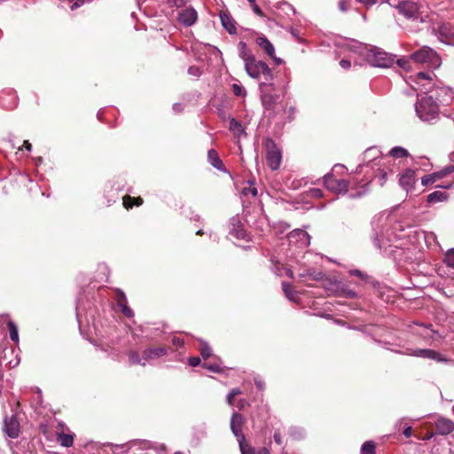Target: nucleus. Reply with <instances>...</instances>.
Masks as SVG:
<instances>
[{"instance_id":"473e14b6","label":"nucleus","mask_w":454,"mask_h":454,"mask_svg":"<svg viewBox=\"0 0 454 454\" xmlns=\"http://www.w3.org/2000/svg\"><path fill=\"white\" fill-rule=\"evenodd\" d=\"M129 360L131 364H141L145 366L146 364V362L143 359V356L140 357L139 354L136 351L129 352Z\"/></svg>"},{"instance_id":"5701e85b","label":"nucleus","mask_w":454,"mask_h":454,"mask_svg":"<svg viewBox=\"0 0 454 454\" xmlns=\"http://www.w3.org/2000/svg\"><path fill=\"white\" fill-rule=\"evenodd\" d=\"M238 49H239V56L244 61V63L248 61L249 59L254 58V55L248 49V47L245 42H242V41L239 42L238 44Z\"/></svg>"},{"instance_id":"9d476101","label":"nucleus","mask_w":454,"mask_h":454,"mask_svg":"<svg viewBox=\"0 0 454 454\" xmlns=\"http://www.w3.org/2000/svg\"><path fill=\"white\" fill-rule=\"evenodd\" d=\"M324 184L328 190L335 192H346L348 189V182L347 180L335 179L331 174H326L324 176Z\"/></svg>"},{"instance_id":"2eb2a0df","label":"nucleus","mask_w":454,"mask_h":454,"mask_svg":"<svg viewBox=\"0 0 454 454\" xmlns=\"http://www.w3.org/2000/svg\"><path fill=\"white\" fill-rule=\"evenodd\" d=\"M414 325L422 327L424 330L421 332H415V333L422 336L423 338H431L433 340L442 339L443 337L433 329V325L431 324H422V323H414Z\"/></svg>"},{"instance_id":"a18cd8bd","label":"nucleus","mask_w":454,"mask_h":454,"mask_svg":"<svg viewBox=\"0 0 454 454\" xmlns=\"http://www.w3.org/2000/svg\"><path fill=\"white\" fill-rule=\"evenodd\" d=\"M411 59H399L397 60V64L400 67H402L403 69H405V70H409L410 69V61Z\"/></svg>"},{"instance_id":"cd10ccee","label":"nucleus","mask_w":454,"mask_h":454,"mask_svg":"<svg viewBox=\"0 0 454 454\" xmlns=\"http://www.w3.org/2000/svg\"><path fill=\"white\" fill-rule=\"evenodd\" d=\"M301 278H309L313 280H322L325 277V274L321 271H316L314 270H306L302 273L300 274Z\"/></svg>"},{"instance_id":"338daca9","label":"nucleus","mask_w":454,"mask_h":454,"mask_svg":"<svg viewBox=\"0 0 454 454\" xmlns=\"http://www.w3.org/2000/svg\"><path fill=\"white\" fill-rule=\"evenodd\" d=\"M229 393L231 394V395L237 396L240 395L242 392L239 387H235L232 388Z\"/></svg>"},{"instance_id":"c9c22d12","label":"nucleus","mask_w":454,"mask_h":454,"mask_svg":"<svg viewBox=\"0 0 454 454\" xmlns=\"http://www.w3.org/2000/svg\"><path fill=\"white\" fill-rule=\"evenodd\" d=\"M8 329L11 340L17 342L19 340L18 328L12 321L8 322Z\"/></svg>"},{"instance_id":"6ab92c4d","label":"nucleus","mask_w":454,"mask_h":454,"mask_svg":"<svg viewBox=\"0 0 454 454\" xmlns=\"http://www.w3.org/2000/svg\"><path fill=\"white\" fill-rule=\"evenodd\" d=\"M0 106L1 107L11 110L16 107L17 98L14 94L2 92L0 94Z\"/></svg>"},{"instance_id":"5fc2aeb1","label":"nucleus","mask_w":454,"mask_h":454,"mask_svg":"<svg viewBox=\"0 0 454 454\" xmlns=\"http://www.w3.org/2000/svg\"><path fill=\"white\" fill-rule=\"evenodd\" d=\"M70 1L72 3L71 9L74 10V9L80 7L84 3L85 0H70Z\"/></svg>"},{"instance_id":"2f4dec72","label":"nucleus","mask_w":454,"mask_h":454,"mask_svg":"<svg viewBox=\"0 0 454 454\" xmlns=\"http://www.w3.org/2000/svg\"><path fill=\"white\" fill-rule=\"evenodd\" d=\"M376 446L372 441H367L361 447V454H375Z\"/></svg>"},{"instance_id":"7c9ffc66","label":"nucleus","mask_w":454,"mask_h":454,"mask_svg":"<svg viewBox=\"0 0 454 454\" xmlns=\"http://www.w3.org/2000/svg\"><path fill=\"white\" fill-rule=\"evenodd\" d=\"M143 202V200L140 197L137 198H132L129 195L123 197V205L126 208L132 207L133 205L139 206Z\"/></svg>"},{"instance_id":"79ce46f5","label":"nucleus","mask_w":454,"mask_h":454,"mask_svg":"<svg viewBox=\"0 0 454 454\" xmlns=\"http://www.w3.org/2000/svg\"><path fill=\"white\" fill-rule=\"evenodd\" d=\"M116 302L119 307L127 304V298L123 292L118 291L116 295Z\"/></svg>"},{"instance_id":"603ef678","label":"nucleus","mask_w":454,"mask_h":454,"mask_svg":"<svg viewBox=\"0 0 454 454\" xmlns=\"http://www.w3.org/2000/svg\"><path fill=\"white\" fill-rule=\"evenodd\" d=\"M366 7H371L377 3L378 0H356Z\"/></svg>"},{"instance_id":"e433bc0d","label":"nucleus","mask_w":454,"mask_h":454,"mask_svg":"<svg viewBox=\"0 0 454 454\" xmlns=\"http://www.w3.org/2000/svg\"><path fill=\"white\" fill-rule=\"evenodd\" d=\"M439 178V175L436 173L424 176L421 178V184L425 186L434 184Z\"/></svg>"},{"instance_id":"a878e982","label":"nucleus","mask_w":454,"mask_h":454,"mask_svg":"<svg viewBox=\"0 0 454 454\" xmlns=\"http://www.w3.org/2000/svg\"><path fill=\"white\" fill-rule=\"evenodd\" d=\"M439 34L445 38L454 37V27L450 23H443L438 28Z\"/></svg>"},{"instance_id":"f03ea898","label":"nucleus","mask_w":454,"mask_h":454,"mask_svg":"<svg viewBox=\"0 0 454 454\" xmlns=\"http://www.w3.org/2000/svg\"><path fill=\"white\" fill-rule=\"evenodd\" d=\"M243 423V416L240 413L234 412L231 419V429L239 442L241 454H270L267 448H254L246 441V437L242 434Z\"/></svg>"},{"instance_id":"0e129e2a","label":"nucleus","mask_w":454,"mask_h":454,"mask_svg":"<svg viewBox=\"0 0 454 454\" xmlns=\"http://www.w3.org/2000/svg\"><path fill=\"white\" fill-rule=\"evenodd\" d=\"M173 110L176 113H180L183 111V106L179 103H176L173 105Z\"/></svg>"},{"instance_id":"69168bd1","label":"nucleus","mask_w":454,"mask_h":454,"mask_svg":"<svg viewBox=\"0 0 454 454\" xmlns=\"http://www.w3.org/2000/svg\"><path fill=\"white\" fill-rule=\"evenodd\" d=\"M254 383L256 385V387L260 389V390H262L263 387H264V383L259 380V379H255L254 380Z\"/></svg>"},{"instance_id":"49530a36","label":"nucleus","mask_w":454,"mask_h":454,"mask_svg":"<svg viewBox=\"0 0 454 454\" xmlns=\"http://www.w3.org/2000/svg\"><path fill=\"white\" fill-rule=\"evenodd\" d=\"M247 2L250 4V5L255 14H257L259 16L262 15V12L261 8L256 4L255 0H247Z\"/></svg>"},{"instance_id":"393cba45","label":"nucleus","mask_w":454,"mask_h":454,"mask_svg":"<svg viewBox=\"0 0 454 454\" xmlns=\"http://www.w3.org/2000/svg\"><path fill=\"white\" fill-rule=\"evenodd\" d=\"M448 194L443 191H435L427 196V202L429 204H434L437 202L445 201L448 200Z\"/></svg>"},{"instance_id":"bf43d9fd","label":"nucleus","mask_w":454,"mask_h":454,"mask_svg":"<svg viewBox=\"0 0 454 454\" xmlns=\"http://www.w3.org/2000/svg\"><path fill=\"white\" fill-rule=\"evenodd\" d=\"M350 274L353 276L359 277L361 278H364L365 277V275L359 270H353L350 271Z\"/></svg>"},{"instance_id":"37998d69","label":"nucleus","mask_w":454,"mask_h":454,"mask_svg":"<svg viewBox=\"0 0 454 454\" xmlns=\"http://www.w3.org/2000/svg\"><path fill=\"white\" fill-rule=\"evenodd\" d=\"M188 74L190 75L199 77V76L201 75L202 72H201V70H200V68L199 67H197V66H191L188 68Z\"/></svg>"},{"instance_id":"aec40b11","label":"nucleus","mask_w":454,"mask_h":454,"mask_svg":"<svg viewBox=\"0 0 454 454\" xmlns=\"http://www.w3.org/2000/svg\"><path fill=\"white\" fill-rule=\"evenodd\" d=\"M229 129L238 139L241 138L242 136H247L245 128L242 126L241 122L235 118L230 120Z\"/></svg>"},{"instance_id":"4be33fe9","label":"nucleus","mask_w":454,"mask_h":454,"mask_svg":"<svg viewBox=\"0 0 454 454\" xmlns=\"http://www.w3.org/2000/svg\"><path fill=\"white\" fill-rule=\"evenodd\" d=\"M277 96L271 94H263L262 96V102L266 111H275L277 108Z\"/></svg>"},{"instance_id":"a19ab883","label":"nucleus","mask_w":454,"mask_h":454,"mask_svg":"<svg viewBox=\"0 0 454 454\" xmlns=\"http://www.w3.org/2000/svg\"><path fill=\"white\" fill-rule=\"evenodd\" d=\"M232 91H233L234 95H236L238 97L246 95V90L243 88V86H241L240 84H238V83L232 84Z\"/></svg>"},{"instance_id":"13d9d810","label":"nucleus","mask_w":454,"mask_h":454,"mask_svg":"<svg viewBox=\"0 0 454 454\" xmlns=\"http://www.w3.org/2000/svg\"><path fill=\"white\" fill-rule=\"evenodd\" d=\"M403 434H404L405 437L409 438L411 436L412 434V427L411 426H408L406 427L404 429H403Z\"/></svg>"},{"instance_id":"c756f323","label":"nucleus","mask_w":454,"mask_h":454,"mask_svg":"<svg viewBox=\"0 0 454 454\" xmlns=\"http://www.w3.org/2000/svg\"><path fill=\"white\" fill-rule=\"evenodd\" d=\"M282 289H283V292L286 294V296L290 301H295L296 300L297 293L294 290H293L292 286L289 283L283 282L282 283Z\"/></svg>"},{"instance_id":"f3484780","label":"nucleus","mask_w":454,"mask_h":454,"mask_svg":"<svg viewBox=\"0 0 454 454\" xmlns=\"http://www.w3.org/2000/svg\"><path fill=\"white\" fill-rule=\"evenodd\" d=\"M167 354V348L164 347L150 348L143 351V359L145 362L159 358Z\"/></svg>"},{"instance_id":"ea45409f","label":"nucleus","mask_w":454,"mask_h":454,"mask_svg":"<svg viewBox=\"0 0 454 454\" xmlns=\"http://www.w3.org/2000/svg\"><path fill=\"white\" fill-rule=\"evenodd\" d=\"M351 6V0H339L338 7L339 10L342 12H346L349 10Z\"/></svg>"},{"instance_id":"0eeeda50","label":"nucleus","mask_w":454,"mask_h":454,"mask_svg":"<svg viewBox=\"0 0 454 454\" xmlns=\"http://www.w3.org/2000/svg\"><path fill=\"white\" fill-rule=\"evenodd\" d=\"M266 162L271 170H278L282 161V153L273 139L266 137L263 141Z\"/></svg>"},{"instance_id":"72a5a7b5","label":"nucleus","mask_w":454,"mask_h":454,"mask_svg":"<svg viewBox=\"0 0 454 454\" xmlns=\"http://www.w3.org/2000/svg\"><path fill=\"white\" fill-rule=\"evenodd\" d=\"M389 154L394 158H403L408 156V151L401 146H395L390 150Z\"/></svg>"},{"instance_id":"4468645a","label":"nucleus","mask_w":454,"mask_h":454,"mask_svg":"<svg viewBox=\"0 0 454 454\" xmlns=\"http://www.w3.org/2000/svg\"><path fill=\"white\" fill-rule=\"evenodd\" d=\"M436 433L441 435H447L454 431V423L450 419L439 418L435 421Z\"/></svg>"},{"instance_id":"774afa93","label":"nucleus","mask_w":454,"mask_h":454,"mask_svg":"<svg viewBox=\"0 0 454 454\" xmlns=\"http://www.w3.org/2000/svg\"><path fill=\"white\" fill-rule=\"evenodd\" d=\"M234 395H231V394H228L227 395V397H226V401L228 403L229 405L232 406L233 405V399H234Z\"/></svg>"},{"instance_id":"20e7f679","label":"nucleus","mask_w":454,"mask_h":454,"mask_svg":"<svg viewBox=\"0 0 454 454\" xmlns=\"http://www.w3.org/2000/svg\"><path fill=\"white\" fill-rule=\"evenodd\" d=\"M411 59L416 64L426 65L436 68L441 65V58L437 52L428 46H423L411 55Z\"/></svg>"},{"instance_id":"c03bdc74","label":"nucleus","mask_w":454,"mask_h":454,"mask_svg":"<svg viewBox=\"0 0 454 454\" xmlns=\"http://www.w3.org/2000/svg\"><path fill=\"white\" fill-rule=\"evenodd\" d=\"M290 434L294 438V440H298L303 436V432L301 429L292 427L290 429Z\"/></svg>"},{"instance_id":"6e6552de","label":"nucleus","mask_w":454,"mask_h":454,"mask_svg":"<svg viewBox=\"0 0 454 454\" xmlns=\"http://www.w3.org/2000/svg\"><path fill=\"white\" fill-rule=\"evenodd\" d=\"M399 13L403 15L409 20H418L419 18V8L420 5L417 1L414 0H402L399 1L395 6Z\"/></svg>"},{"instance_id":"423d86ee","label":"nucleus","mask_w":454,"mask_h":454,"mask_svg":"<svg viewBox=\"0 0 454 454\" xmlns=\"http://www.w3.org/2000/svg\"><path fill=\"white\" fill-rule=\"evenodd\" d=\"M366 60L373 67H389L395 63V56L379 48L368 49L365 55Z\"/></svg>"},{"instance_id":"f257e3e1","label":"nucleus","mask_w":454,"mask_h":454,"mask_svg":"<svg viewBox=\"0 0 454 454\" xmlns=\"http://www.w3.org/2000/svg\"><path fill=\"white\" fill-rule=\"evenodd\" d=\"M372 225L373 230L372 239L376 248L386 255H392L394 245L387 216L384 214L376 215L372 222Z\"/></svg>"},{"instance_id":"c85d7f7f","label":"nucleus","mask_w":454,"mask_h":454,"mask_svg":"<svg viewBox=\"0 0 454 454\" xmlns=\"http://www.w3.org/2000/svg\"><path fill=\"white\" fill-rule=\"evenodd\" d=\"M58 442L64 447H71L74 443V436L68 434H59Z\"/></svg>"},{"instance_id":"f8f14e48","label":"nucleus","mask_w":454,"mask_h":454,"mask_svg":"<svg viewBox=\"0 0 454 454\" xmlns=\"http://www.w3.org/2000/svg\"><path fill=\"white\" fill-rule=\"evenodd\" d=\"M289 243H294L300 247H306L310 243V236L303 230L296 229L291 231L288 236Z\"/></svg>"},{"instance_id":"b1692460","label":"nucleus","mask_w":454,"mask_h":454,"mask_svg":"<svg viewBox=\"0 0 454 454\" xmlns=\"http://www.w3.org/2000/svg\"><path fill=\"white\" fill-rule=\"evenodd\" d=\"M207 159L210 164L218 170L223 169V163L215 150L211 149L207 153Z\"/></svg>"},{"instance_id":"3c124183","label":"nucleus","mask_w":454,"mask_h":454,"mask_svg":"<svg viewBox=\"0 0 454 454\" xmlns=\"http://www.w3.org/2000/svg\"><path fill=\"white\" fill-rule=\"evenodd\" d=\"M200 364V358L198 356H192L189 359V364L192 367L198 366Z\"/></svg>"},{"instance_id":"bb28decb","label":"nucleus","mask_w":454,"mask_h":454,"mask_svg":"<svg viewBox=\"0 0 454 454\" xmlns=\"http://www.w3.org/2000/svg\"><path fill=\"white\" fill-rule=\"evenodd\" d=\"M415 356L424 357L434 360L436 355V351L429 348L416 349L412 353Z\"/></svg>"},{"instance_id":"4c0bfd02","label":"nucleus","mask_w":454,"mask_h":454,"mask_svg":"<svg viewBox=\"0 0 454 454\" xmlns=\"http://www.w3.org/2000/svg\"><path fill=\"white\" fill-rule=\"evenodd\" d=\"M200 355L204 359L211 356V348L205 341L200 342Z\"/></svg>"},{"instance_id":"de8ad7c7","label":"nucleus","mask_w":454,"mask_h":454,"mask_svg":"<svg viewBox=\"0 0 454 454\" xmlns=\"http://www.w3.org/2000/svg\"><path fill=\"white\" fill-rule=\"evenodd\" d=\"M203 367L213 372H219L221 371L220 366L216 364H204Z\"/></svg>"},{"instance_id":"09e8293b","label":"nucleus","mask_w":454,"mask_h":454,"mask_svg":"<svg viewBox=\"0 0 454 454\" xmlns=\"http://www.w3.org/2000/svg\"><path fill=\"white\" fill-rule=\"evenodd\" d=\"M273 439H274V442L278 445H281L283 443L282 436H281V432H280L279 429H276L275 430L274 434H273Z\"/></svg>"},{"instance_id":"58836bf2","label":"nucleus","mask_w":454,"mask_h":454,"mask_svg":"<svg viewBox=\"0 0 454 454\" xmlns=\"http://www.w3.org/2000/svg\"><path fill=\"white\" fill-rule=\"evenodd\" d=\"M444 262L448 266L454 268V248L447 252Z\"/></svg>"},{"instance_id":"052dcab7","label":"nucleus","mask_w":454,"mask_h":454,"mask_svg":"<svg viewBox=\"0 0 454 454\" xmlns=\"http://www.w3.org/2000/svg\"><path fill=\"white\" fill-rule=\"evenodd\" d=\"M170 2L176 7H181L185 4L186 0H170Z\"/></svg>"},{"instance_id":"4d7b16f0","label":"nucleus","mask_w":454,"mask_h":454,"mask_svg":"<svg viewBox=\"0 0 454 454\" xmlns=\"http://www.w3.org/2000/svg\"><path fill=\"white\" fill-rule=\"evenodd\" d=\"M434 360L437 361V362H448L449 360L444 357L442 354H440L439 352L436 351V355H435V357L434 358Z\"/></svg>"},{"instance_id":"ddd939ff","label":"nucleus","mask_w":454,"mask_h":454,"mask_svg":"<svg viewBox=\"0 0 454 454\" xmlns=\"http://www.w3.org/2000/svg\"><path fill=\"white\" fill-rule=\"evenodd\" d=\"M198 19L197 12L193 8H187L180 12L178 20L185 27L193 25Z\"/></svg>"},{"instance_id":"680f3d73","label":"nucleus","mask_w":454,"mask_h":454,"mask_svg":"<svg viewBox=\"0 0 454 454\" xmlns=\"http://www.w3.org/2000/svg\"><path fill=\"white\" fill-rule=\"evenodd\" d=\"M172 342L176 347H182L184 345V340L179 338H173Z\"/></svg>"},{"instance_id":"39448f33","label":"nucleus","mask_w":454,"mask_h":454,"mask_svg":"<svg viewBox=\"0 0 454 454\" xmlns=\"http://www.w3.org/2000/svg\"><path fill=\"white\" fill-rule=\"evenodd\" d=\"M244 65L247 74L254 79H259L261 75H262L266 81H270L273 78L272 72L269 66L262 60H257L255 57L245 62Z\"/></svg>"},{"instance_id":"1a4fd4ad","label":"nucleus","mask_w":454,"mask_h":454,"mask_svg":"<svg viewBox=\"0 0 454 454\" xmlns=\"http://www.w3.org/2000/svg\"><path fill=\"white\" fill-rule=\"evenodd\" d=\"M3 431L9 438L16 439L20 433V422L15 415L5 417L4 419Z\"/></svg>"},{"instance_id":"6e6d98bb","label":"nucleus","mask_w":454,"mask_h":454,"mask_svg":"<svg viewBox=\"0 0 454 454\" xmlns=\"http://www.w3.org/2000/svg\"><path fill=\"white\" fill-rule=\"evenodd\" d=\"M340 66L344 69H348L351 67V63L348 59H341L340 61Z\"/></svg>"},{"instance_id":"f704fd0d","label":"nucleus","mask_w":454,"mask_h":454,"mask_svg":"<svg viewBox=\"0 0 454 454\" xmlns=\"http://www.w3.org/2000/svg\"><path fill=\"white\" fill-rule=\"evenodd\" d=\"M247 183L249 185L242 189V194L244 196L251 195L253 198L256 197L257 189L254 186V182L249 180Z\"/></svg>"},{"instance_id":"9b49d317","label":"nucleus","mask_w":454,"mask_h":454,"mask_svg":"<svg viewBox=\"0 0 454 454\" xmlns=\"http://www.w3.org/2000/svg\"><path fill=\"white\" fill-rule=\"evenodd\" d=\"M255 43L277 64L282 63L281 59L277 58L275 55V48L273 44L268 40V38L264 35L258 34L255 38Z\"/></svg>"},{"instance_id":"7ed1b4c3","label":"nucleus","mask_w":454,"mask_h":454,"mask_svg":"<svg viewBox=\"0 0 454 454\" xmlns=\"http://www.w3.org/2000/svg\"><path fill=\"white\" fill-rule=\"evenodd\" d=\"M417 116L425 122H433L440 114V107L431 95L423 96L415 104Z\"/></svg>"},{"instance_id":"412c9836","label":"nucleus","mask_w":454,"mask_h":454,"mask_svg":"<svg viewBox=\"0 0 454 454\" xmlns=\"http://www.w3.org/2000/svg\"><path fill=\"white\" fill-rule=\"evenodd\" d=\"M434 92L437 99L441 101H447L448 99H451L453 98V92L449 87H436L434 89Z\"/></svg>"},{"instance_id":"864d4df0","label":"nucleus","mask_w":454,"mask_h":454,"mask_svg":"<svg viewBox=\"0 0 454 454\" xmlns=\"http://www.w3.org/2000/svg\"><path fill=\"white\" fill-rule=\"evenodd\" d=\"M417 76L419 79H424V80H431L432 79L431 74L425 73V72L418 73Z\"/></svg>"},{"instance_id":"e2e57ef3","label":"nucleus","mask_w":454,"mask_h":454,"mask_svg":"<svg viewBox=\"0 0 454 454\" xmlns=\"http://www.w3.org/2000/svg\"><path fill=\"white\" fill-rule=\"evenodd\" d=\"M247 404V401L246 399H239L237 406L239 410H242Z\"/></svg>"},{"instance_id":"a211bd4d","label":"nucleus","mask_w":454,"mask_h":454,"mask_svg":"<svg viewBox=\"0 0 454 454\" xmlns=\"http://www.w3.org/2000/svg\"><path fill=\"white\" fill-rule=\"evenodd\" d=\"M400 185L409 192L415 184V171L407 169L399 179Z\"/></svg>"},{"instance_id":"8fccbe9b","label":"nucleus","mask_w":454,"mask_h":454,"mask_svg":"<svg viewBox=\"0 0 454 454\" xmlns=\"http://www.w3.org/2000/svg\"><path fill=\"white\" fill-rule=\"evenodd\" d=\"M121 309V312L128 317H132L134 316V313L132 309H130L128 305H122L120 307Z\"/></svg>"},{"instance_id":"dca6fc26","label":"nucleus","mask_w":454,"mask_h":454,"mask_svg":"<svg viewBox=\"0 0 454 454\" xmlns=\"http://www.w3.org/2000/svg\"><path fill=\"white\" fill-rule=\"evenodd\" d=\"M219 17L223 27L228 31V33L230 35H235L237 33V29L236 22L233 18L224 12H221Z\"/></svg>"}]
</instances>
